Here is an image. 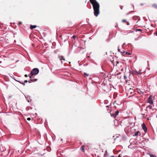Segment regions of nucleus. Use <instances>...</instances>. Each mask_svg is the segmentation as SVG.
<instances>
[{
  "instance_id": "423d86ee",
  "label": "nucleus",
  "mask_w": 157,
  "mask_h": 157,
  "mask_svg": "<svg viewBox=\"0 0 157 157\" xmlns=\"http://www.w3.org/2000/svg\"><path fill=\"white\" fill-rule=\"evenodd\" d=\"M142 126L143 129L144 130V132H145V133L146 132H147V128L144 123H143L142 124Z\"/></svg>"
},
{
  "instance_id": "412c9836",
  "label": "nucleus",
  "mask_w": 157,
  "mask_h": 157,
  "mask_svg": "<svg viewBox=\"0 0 157 157\" xmlns=\"http://www.w3.org/2000/svg\"><path fill=\"white\" fill-rule=\"evenodd\" d=\"M72 38L74 39H75L76 38V36H75V35H73V36H72Z\"/></svg>"
},
{
  "instance_id": "2eb2a0df",
  "label": "nucleus",
  "mask_w": 157,
  "mask_h": 157,
  "mask_svg": "<svg viewBox=\"0 0 157 157\" xmlns=\"http://www.w3.org/2000/svg\"><path fill=\"white\" fill-rule=\"evenodd\" d=\"M117 93H114L113 94V98H116L117 97Z\"/></svg>"
},
{
  "instance_id": "473e14b6",
  "label": "nucleus",
  "mask_w": 157,
  "mask_h": 157,
  "mask_svg": "<svg viewBox=\"0 0 157 157\" xmlns=\"http://www.w3.org/2000/svg\"><path fill=\"white\" fill-rule=\"evenodd\" d=\"M18 82H20V81H18Z\"/></svg>"
},
{
  "instance_id": "1a4fd4ad",
  "label": "nucleus",
  "mask_w": 157,
  "mask_h": 157,
  "mask_svg": "<svg viewBox=\"0 0 157 157\" xmlns=\"http://www.w3.org/2000/svg\"><path fill=\"white\" fill-rule=\"evenodd\" d=\"M122 22L123 23H126V24L127 25H129V23L125 19H123L122 20Z\"/></svg>"
},
{
  "instance_id": "4be33fe9",
  "label": "nucleus",
  "mask_w": 157,
  "mask_h": 157,
  "mask_svg": "<svg viewBox=\"0 0 157 157\" xmlns=\"http://www.w3.org/2000/svg\"><path fill=\"white\" fill-rule=\"evenodd\" d=\"M129 91H130V92L131 93H132V91H133V89H132L131 88H130L129 90Z\"/></svg>"
},
{
  "instance_id": "ddd939ff",
  "label": "nucleus",
  "mask_w": 157,
  "mask_h": 157,
  "mask_svg": "<svg viewBox=\"0 0 157 157\" xmlns=\"http://www.w3.org/2000/svg\"><path fill=\"white\" fill-rule=\"evenodd\" d=\"M36 26L35 25H31V26H30V29H33L35 28H36Z\"/></svg>"
},
{
  "instance_id": "4468645a",
  "label": "nucleus",
  "mask_w": 157,
  "mask_h": 157,
  "mask_svg": "<svg viewBox=\"0 0 157 157\" xmlns=\"http://www.w3.org/2000/svg\"><path fill=\"white\" fill-rule=\"evenodd\" d=\"M118 52H120V53H121L122 55L124 56V54L125 53V52L124 51L123 52H121L120 51V49H118Z\"/></svg>"
},
{
  "instance_id": "cd10ccee",
  "label": "nucleus",
  "mask_w": 157,
  "mask_h": 157,
  "mask_svg": "<svg viewBox=\"0 0 157 157\" xmlns=\"http://www.w3.org/2000/svg\"><path fill=\"white\" fill-rule=\"evenodd\" d=\"M137 30L140 31H142V30L140 29H138Z\"/></svg>"
},
{
  "instance_id": "9d476101",
  "label": "nucleus",
  "mask_w": 157,
  "mask_h": 157,
  "mask_svg": "<svg viewBox=\"0 0 157 157\" xmlns=\"http://www.w3.org/2000/svg\"><path fill=\"white\" fill-rule=\"evenodd\" d=\"M114 123L115 125L117 127L118 125V121L117 119H115V121H114Z\"/></svg>"
},
{
  "instance_id": "9b49d317",
  "label": "nucleus",
  "mask_w": 157,
  "mask_h": 157,
  "mask_svg": "<svg viewBox=\"0 0 157 157\" xmlns=\"http://www.w3.org/2000/svg\"><path fill=\"white\" fill-rule=\"evenodd\" d=\"M108 156V153L107 151H105V154L104 155V157H107Z\"/></svg>"
},
{
  "instance_id": "5701e85b",
  "label": "nucleus",
  "mask_w": 157,
  "mask_h": 157,
  "mask_svg": "<svg viewBox=\"0 0 157 157\" xmlns=\"http://www.w3.org/2000/svg\"><path fill=\"white\" fill-rule=\"evenodd\" d=\"M130 54V53H128V52H125V55H129Z\"/></svg>"
},
{
  "instance_id": "c85d7f7f",
  "label": "nucleus",
  "mask_w": 157,
  "mask_h": 157,
  "mask_svg": "<svg viewBox=\"0 0 157 157\" xmlns=\"http://www.w3.org/2000/svg\"><path fill=\"white\" fill-rule=\"evenodd\" d=\"M121 155H118V157H121Z\"/></svg>"
},
{
  "instance_id": "aec40b11",
  "label": "nucleus",
  "mask_w": 157,
  "mask_h": 157,
  "mask_svg": "<svg viewBox=\"0 0 157 157\" xmlns=\"http://www.w3.org/2000/svg\"><path fill=\"white\" fill-rule=\"evenodd\" d=\"M28 82H29V83L31 82H30V81H28L27 80H25V81H24V82H25V83H27Z\"/></svg>"
},
{
  "instance_id": "c756f323",
  "label": "nucleus",
  "mask_w": 157,
  "mask_h": 157,
  "mask_svg": "<svg viewBox=\"0 0 157 157\" xmlns=\"http://www.w3.org/2000/svg\"><path fill=\"white\" fill-rule=\"evenodd\" d=\"M116 62H117V64L116 65H117V64L118 63V61H117Z\"/></svg>"
},
{
  "instance_id": "0eeeda50",
  "label": "nucleus",
  "mask_w": 157,
  "mask_h": 157,
  "mask_svg": "<svg viewBox=\"0 0 157 157\" xmlns=\"http://www.w3.org/2000/svg\"><path fill=\"white\" fill-rule=\"evenodd\" d=\"M141 135V134L140 132L139 131H138L135 133V135H134V136H140Z\"/></svg>"
},
{
  "instance_id": "f257e3e1",
  "label": "nucleus",
  "mask_w": 157,
  "mask_h": 157,
  "mask_svg": "<svg viewBox=\"0 0 157 157\" xmlns=\"http://www.w3.org/2000/svg\"><path fill=\"white\" fill-rule=\"evenodd\" d=\"M120 67V69L121 70V72H118V75L121 74V76H119V79H121L122 77H124V79L125 80V81L126 83H127L128 81H130L131 78L133 77V75L132 74H131L130 72L129 73V75L128 78V79H127V77L126 75H124V64L121 62L119 63L118 62V67Z\"/></svg>"
},
{
  "instance_id": "b1692460",
  "label": "nucleus",
  "mask_w": 157,
  "mask_h": 157,
  "mask_svg": "<svg viewBox=\"0 0 157 157\" xmlns=\"http://www.w3.org/2000/svg\"><path fill=\"white\" fill-rule=\"evenodd\" d=\"M84 75H85L87 76H88V74L85 73H84Z\"/></svg>"
},
{
  "instance_id": "393cba45",
  "label": "nucleus",
  "mask_w": 157,
  "mask_h": 157,
  "mask_svg": "<svg viewBox=\"0 0 157 157\" xmlns=\"http://www.w3.org/2000/svg\"><path fill=\"white\" fill-rule=\"evenodd\" d=\"M27 120L28 121H30L31 120V118L29 117L28 118H27Z\"/></svg>"
},
{
  "instance_id": "f8f14e48",
  "label": "nucleus",
  "mask_w": 157,
  "mask_h": 157,
  "mask_svg": "<svg viewBox=\"0 0 157 157\" xmlns=\"http://www.w3.org/2000/svg\"><path fill=\"white\" fill-rule=\"evenodd\" d=\"M59 58L60 59V60H65V58H64L63 56H60L59 57Z\"/></svg>"
},
{
  "instance_id": "7ed1b4c3",
  "label": "nucleus",
  "mask_w": 157,
  "mask_h": 157,
  "mask_svg": "<svg viewBox=\"0 0 157 157\" xmlns=\"http://www.w3.org/2000/svg\"><path fill=\"white\" fill-rule=\"evenodd\" d=\"M39 72V69L37 68H34L32 70L30 74L29 75V76L30 78L31 79V80L33 82H34L37 81V79H32V76L33 75H36Z\"/></svg>"
},
{
  "instance_id": "bb28decb",
  "label": "nucleus",
  "mask_w": 157,
  "mask_h": 157,
  "mask_svg": "<svg viewBox=\"0 0 157 157\" xmlns=\"http://www.w3.org/2000/svg\"><path fill=\"white\" fill-rule=\"evenodd\" d=\"M25 77H27L28 76H29V75L28 76V75H25Z\"/></svg>"
},
{
  "instance_id": "f3484780",
  "label": "nucleus",
  "mask_w": 157,
  "mask_h": 157,
  "mask_svg": "<svg viewBox=\"0 0 157 157\" xmlns=\"http://www.w3.org/2000/svg\"><path fill=\"white\" fill-rule=\"evenodd\" d=\"M152 109V108L151 106V105H148L146 107V109Z\"/></svg>"
},
{
  "instance_id": "6ab92c4d",
  "label": "nucleus",
  "mask_w": 157,
  "mask_h": 157,
  "mask_svg": "<svg viewBox=\"0 0 157 157\" xmlns=\"http://www.w3.org/2000/svg\"><path fill=\"white\" fill-rule=\"evenodd\" d=\"M150 157H156V156L154 155L153 154H151L150 155Z\"/></svg>"
},
{
  "instance_id": "2f4dec72",
  "label": "nucleus",
  "mask_w": 157,
  "mask_h": 157,
  "mask_svg": "<svg viewBox=\"0 0 157 157\" xmlns=\"http://www.w3.org/2000/svg\"><path fill=\"white\" fill-rule=\"evenodd\" d=\"M114 62V60H113V63Z\"/></svg>"
},
{
  "instance_id": "20e7f679",
  "label": "nucleus",
  "mask_w": 157,
  "mask_h": 157,
  "mask_svg": "<svg viewBox=\"0 0 157 157\" xmlns=\"http://www.w3.org/2000/svg\"><path fill=\"white\" fill-rule=\"evenodd\" d=\"M113 105L114 107L115 108V109H116L117 110L116 111L115 113L112 114L111 115V116L113 117L114 118H115L118 115V110L117 109L118 107V102L117 100L115 101L113 104Z\"/></svg>"
},
{
  "instance_id": "dca6fc26",
  "label": "nucleus",
  "mask_w": 157,
  "mask_h": 157,
  "mask_svg": "<svg viewBox=\"0 0 157 157\" xmlns=\"http://www.w3.org/2000/svg\"><path fill=\"white\" fill-rule=\"evenodd\" d=\"M81 150L83 151V152H84L85 151V150H84V146H82L81 147Z\"/></svg>"
},
{
  "instance_id": "39448f33",
  "label": "nucleus",
  "mask_w": 157,
  "mask_h": 157,
  "mask_svg": "<svg viewBox=\"0 0 157 157\" xmlns=\"http://www.w3.org/2000/svg\"><path fill=\"white\" fill-rule=\"evenodd\" d=\"M152 98V95H150L149 98L147 99V102L150 103V104L151 105H152L153 104Z\"/></svg>"
},
{
  "instance_id": "f03ea898",
  "label": "nucleus",
  "mask_w": 157,
  "mask_h": 157,
  "mask_svg": "<svg viewBox=\"0 0 157 157\" xmlns=\"http://www.w3.org/2000/svg\"><path fill=\"white\" fill-rule=\"evenodd\" d=\"M90 1L93 6L94 15L97 17L99 13V4L96 0H90Z\"/></svg>"
},
{
  "instance_id": "a211bd4d",
  "label": "nucleus",
  "mask_w": 157,
  "mask_h": 157,
  "mask_svg": "<svg viewBox=\"0 0 157 157\" xmlns=\"http://www.w3.org/2000/svg\"><path fill=\"white\" fill-rule=\"evenodd\" d=\"M152 6L155 8L157 7V5L155 4H153L152 5Z\"/></svg>"
},
{
  "instance_id": "6e6552de",
  "label": "nucleus",
  "mask_w": 157,
  "mask_h": 157,
  "mask_svg": "<svg viewBox=\"0 0 157 157\" xmlns=\"http://www.w3.org/2000/svg\"><path fill=\"white\" fill-rule=\"evenodd\" d=\"M143 72L141 70H139L138 71H136V75H140L142 74Z\"/></svg>"
},
{
  "instance_id": "7c9ffc66",
  "label": "nucleus",
  "mask_w": 157,
  "mask_h": 157,
  "mask_svg": "<svg viewBox=\"0 0 157 157\" xmlns=\"http://www.w3.org/2000/svg\"><path fill=\"white\" fill-rule=\"evenodd\" d=\"M22 84H23L24 85H25V83H22Z\"/></svg>"
},
{
  "instance_id": "a878e982",
  "label": "nucleus",
  "mask_w": 157,
  "mask_h": 157,
  "mask_svg": "<svg viewBox=\"0 0 157 157\" xmlns=\"http://www.w3.org/2000/svg\"><path fill=\"white\" fill-rule=\"evenodd\" d=\"M22 22H19L18 24H19V25H21L22 24Z\"/></svg>"
}]
</instances>
